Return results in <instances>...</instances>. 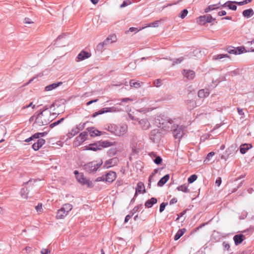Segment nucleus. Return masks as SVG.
Here are the masks:
<instances>
[{
    "label": "nucleus",
    "instance_id": "obj_1",
    "mask_svg": "<svg viewBox=\"0 0 254 254\" xmlns=\"http://www.w3.org/2000/svg\"><path fill=\"white\" fill-rule=\"evenodd\" d=\"M158 127L165 131H169L174 124L173 120L164 117H158L155 121Z\"/></svg>",
    "mask_w": 254,
    "mask_h": 254
},
{
    "label": "nucleus",
    "instance_id": "obj_2",
    "mask_svg": "<svg viewBox=\"0 0 254 254\" xmlns=\"http://www.w3.org/2000/svg\"><path fill=\"white\" fill-rule=\"evenodd\" d=\"M106 129L115 135L121 136L126 133L127 130V126L126 125L110 124L107 126Z\"/></svg>",
    "mask_w": 254,
    "mask_h": 254
},
{
    "label": "nucleus",
    "instance_id": "obj_3",
    "mask_svg": "<svg viewBox=\"0 0 254 254\" xmlns=\"http://www.w3.org/2000/svg\"><path fill=\"white\" fill-rule=\"evenodd\" d=\"M51 116V113L50 111L47 113L40 112L36 115L35 123L40 126L47 125L52 120Z\"/></svg>",
    "mask_w": 254,
    "mask_h": 254
},
{
    "label": "nucleus",
    "instance_id": "obj_4",
    "mask_svg": "<svg viewBox=\"0 0 254 254\" xmlns=\"http://www.w3.org/2000/svg\"><path fill=\"white\" fill-rule=\"evenodd\" d=\"M102 164L103 162L102 160L99 163H97L96 161H91L84 165V169L89 174L94 173L98 170Z\"/></svg>",
    "mask_w": 254,
    "mask_h": 254
},
{
    "label": "nucleus",
    "instance_id": "obj_5",
    "mask_svg": "<svg viewBox=\"0 0 254 254\" xmlns=\"http://www.w3.org/2000/svg\"><path fill=\"white\" fill-rule=\"evenodd\" d=\"M73 208L72 205L69 203H65L58 210L56 215V218L58 219H61L64 218L68 213V212L72 210Z\"/></svg>",
    "mask_w": 254,
    "mask_h": 254
},
{
    "label": "nucleus",
    "instance_id": "obj_6",
    "mask_svg": "<svg viewBox=\"0 0 254 254\" xmlns=\"http://www.w3.org/2000/svg\"><path fill=\"white\" fill-rule=\"evenodd\" d=\"M185 129V127L184 126L178 125L174 123L173 126V128H171V130L172 131V133L174 138L180 139L184 135V131Z\"/></svg>",
    "mask_w": 254,
    "mask_h": 254
},
{
    "label": "nucleus",
    "instance_id": "obj_7",
    "mask_svg": "<svg viewBox=\"0 0 254 254\" xmlns=\"http://www.w3.org/2000/svg\"><path fill=\"white\" fill-rule=\"evenodd\" d=\"M162 137V134L159 129L152 130L150 133V139L153 142H157L159 141Z\"/></svg>",
    "mask_w": 254,
    "mask_h": 254
},
{
    "label": "nucleus",
    "instance_id": "obj_8",
    "mask_svg": "<svg viewBox=\"0 0 254 254\" xmlns=\"http://www.w3.org/2000/svg\"><path fill=\"white\" fill-rule=\"evenodd\" d=\"M245 48L244 47H234L233 46H229L227 48V52L230 54L240 55L244 53Z\"/></svg>",
    "mask_w": 254,
    "mask_h": 254
},
{
    "label": "nucleus",
    "instance_id": "obj_9",
    "mask_svg": "<svg viewBox=\"0 0 254 254\" xmlns=\"http://www.w3.org/2000/svg\"><path fill=\"white\" fill-rule=\"evenodd\" d=\"M215 18H213L210 14H206L203 16H200L197 20V22L200 24L204 25L206 23H211L215 20Z\"/></svg>",
    "mask_w": 254,
    "mask_h": 254
},
{
    "label": "nucleus",
    "instance_id": "obj_10",
    "mask_svg": "<svg viewBox=\"0 0 254 254\" xmlns=\"http://www.w3.org/2000/svg\"><path fill=\"white\" fill-rule=\"evenodd\" d=\"M77 181L78 182H79L80 184L84 185H86L88 187H93V184L91 181L89 179H86L84 177V175L83 173H81L80 175H79L78 176H76V178Z\"/></svg>",
    "mask_w": 254,
    "mask_h": 254
},
{
    "label": "nucleus",
    "instance_id": "obj_11",
    "mask_svg": "<svg viewBox=\"0 0 254 254\" xmlns=\"http://www.w3.org/2000/svg\"><path fill=\"white\" fill-rule=\"evenodd\" d=\"M119 159L117 157H114L107 160L104 163V167L105 168H109L114 166L118 164Z\"/></svg>",
    "mask_w": 254,
    "mask_h": 254
},
{
    "label": "nucleus",
    "instance_id": "obj_12",
    "mask_svg": "<svg viewBox=\"0 0 254 254\" xmlns=\"http://www.w3.org/2000/svg\"><path fill=\"white\" fill-rule=\"evenodd\" d=\"M91 56V53L82 50L77 55V57L76 58V59H77L76 61L79 62V61H83L85 59H87L90 58Z\"/></svg>",
    "mask_w": 254,
    "mask_h": 254
},
{
    "label": "nucleus",
    "instance_id": "obj_13",
    "mask_svg": "<svg viewBox=\"0 0 254 254\" xmlns=\"http://www.w3.org/2000/svg\"><path fill=\"white\" fill-rule=\"evenodd\" d=\"M182 73L184 76L187 78L188 80L193 79L195 76V72L191 70L184 69L182 71Z\"/></svg>",
    "mask_w": 254,
    "mask_h": 254
},
{
    "label": "nucleus",
    "instance_id": "obj_14",
    "mask_svg": "<svg viewBox=\"0 0 254 254\" xmlns=\"http://www.w3.org/2000/svg\"><path fill=\"white\" fill-rule=\"evenodd\" d=\"M105 181L109 183H112L116 178V173L113 171H110L105 175Z\"/></svg>",
    "mask_w": 254,
    "mask_h": 254
},
{
    "label": "nucleus",
    "instance_id": "obj_15",
    "mask_svg": "<svg viewBox=\"0 0 254 254\" xmlns=\"http://www.w3.org/2000/svg\"><path fill=\"white\" fill-rule=\"evenodd\" d=\"M122 111V109L117 107H106L102 109V113H116V112H120Z\"/></svg>",
    "mask_w": 254,
    "mask_h": 254
},
{
    "label": "nucleus",
    "instance_id": "obj_16",
    "mask_svg": "<svg viewBox=\"0 0 254 254\" xmlns=\"http://www.w3.org/2000/svg\"><path fill=\"white\" fill-rule=\"evenodd\" d=\"M236 1H227L223 4H221L222 7H227L229 9L235 11L237 10V6L236 5Z\"/></svg>",
    "mask_w": 254,
    "mask_h": 254
},
{
    "label": "nucleus",
    "instance_id": "obj_17",
    "mask_svg": "<svg viewBox=\"0 0 254 254\" xmlns=\"http://www.w3.org/2000/svg\"><path fill=\"white\" fill-rule=\"evenodd\" d=\"M46 142V141L43 138H40L37 140V141L32 145V148L35 151L38 150Z\"/></svg>",
    "mask_w": 254,
    "mask_h": 254
},
{
    "label": "nucleus",
    "instance_id": "obj_18",
    "mask_svg": "<svg viewBox=\"0 0 254 254\" xmlns=\"http://www.w3.org/2000/svg\"><path fill=\"white\" fill-rule=\"evenodd\" d=\"M245 239V236L242 234L236 235L233 237V240H234L235 244L236 246H238V245L241 244L244 241V240Z\"/></svg>",
    "mask_w": 254,
    "mask_h": 254
},
{
    "label": "nucleus",
    "instance_id": "obj_19",
    "mask_svg": "<svg viewBox=\"0 0 254 254\" xmlns=\"http://www.w3.org/2000/svg\"><path fill=\"white\" fill-rule=\"evenodd\" d=\"M138 123L142 129L146 130L150 127V124L148 120L146 119H143L139 121Z\"/></svg>",
    "mask_w": 254,
    "mask_h": 254
},
{
    "label": "nucleus",
    "instance_id": "obj_20",
    "mask_svg": "<svg viewBox=\"0 0 254 254\" xmlns=\"http://www.w3.org/2000/svg\"><path fill=\"white\" fill-rule=\"evenodd\" d=\"M62 84H63L62 82H58L53 83L51 84L46 86L45 87V91H52V90L57 88L59 86L61 85Z\"/></svg>",
    "mask_w": 254,
    "mask_h": 254
},
{
    "label": "nucleus",
    "instance_id": "obj_21",
    "mask_svg": "<svg viewBox=\"0 0 254 254\" xmlns=\"http://www.w3.org/2000/svg\"><path fill=\"white\" fill-rule=\"evenodd\" d=\"M87 129L89 132L91 136L94 137L100 136L102 134L101 131L98 130V129H95L94 127H88Z\"/></svg>",
    "mask_w": 254,
    "mask_h": 254
},
{
    "label": "nucleus",
    "instance_id": "obj_22",
    "mask_svg": "<svg viewBox=\"0 0 254 254\" xmlns=\"http://www.w3.org/2000/svg\"><path fill=\"white\" fill-rule=\"evenodd\" d=\"M157 202V199L155 197H151L150 199L147 200L145 204V207L147 208H149L152 207V206Z\"/></svg>",
    "mask_w": 254,
    "mask_h": 254
},
{
    "label": "nucleus",
    "instance_id": "obj_23",
    "mask_svg": "<svg viewBox=\"0 0 254 254\" xmlns=\"http://www.w3.org/2000/svg\"><path fill=\"white\" fill-rule=\"evenodd\" d=\"M252 145L251 144H249V143H245V144H242L241 146H240V152L243 154H244L246 153V152L250 148H251L252 147Z\"/></svg>",
    "mask_w": 254,
    "mask_h": 254
},
{
    "label": "nucleus",
    "instance_id": "obj_24",
    "mask_svg": "<svg viewBox=\"0 0 254 254\" xmlns=\"http://www.w3.org/2000/svg\"><path fill=\"white\" fill-rule=\"evenodd\" d=\"M209 93L210 92L208 89H203L199 90L197 94L199 98H202L208 96Z\"/></svg>",
    "mask_w": 254,
    "mask_h": 254
},
{
    "label": "nucleus",
    "instance_id": "obj_25",
    "mask_svg": "<svg viewBox=\"0 0 254 254\" xmlns=\"http://www.w3.org/2000/svg\"><path fill=\"white\" fill-rule=\"evenodd\" d=\"M86 150H92L94 151H96L97 150H101V147L100 146V144H99V142L98 143L89 144V146L87 147Z\"/></svg>",
    "mask_w": 254,
    "mask_h": 254
},
{
    "label": "nucleus",
    "instance_id": "obj_26",
    "mask_svg": "<svg viewBox=\"0 0 254 254\" xmlns=\"http://www.w3.org/2000/svg\"><path fill=\"white\" fill-rule=\"evenodd\" d=\"M254 14V11L252 8L244 10L242 12L243 16L247 18L252 17Z\"/></svg>",
    "mask_w": 254,
    "mask_h": 254
},
{
    "label": "nucleus",
    "instance_id": "obj_27",
    "mask_svg": "<svg viewBox=\"0 0 254 254\" xmlns=\"http://www.w3.org/2000/svg\"><path fill=\"white\" fill-rule=\"evenodd\" d=\"M169 178H170V176L169 174H167V175H165L158 182V183H157L158 186L162 187L169 180Z\"/></svg>",
    "mask_w": 254,
    "mask_h": 254
},
{
    "label": "nucleus",
    "instance_id": "obj_28",
    "mask_svg": "<svg viewBox=\"0 0 254 254\" xmlns=\"http://www.w3.org/2000/svg\"><path fill=\"white\" fill-rule=\"evenodd\" d=\"M137 192L139 193H144L145 192L144 184L142 182H138L137 184L136 187L135 188Z\"/></svg>",
    "mask_w": 254,
    "mask_h": 254
},
{
    "label": "nucleus",
    "instance_id": "obj_29",
    "mask_svg": "<svg viewBox=\"0 0 254 254\" xmlns=\"http://www.w3.org/2000/svg\"><path fill=\"white\" fill-rule=\"evenodd\" d=\"M186 231V229L185 228L179 229L174 236V240L175 241L179 240L184 235Z\"/></svg>",
    "mask_w": 254,
    "mask_h": 254
},
{
    "label": "nucleus",
    "instance_id": "obj_30",
    "mask_svg": "<svg viewBox=\"0 0 254 254\" xmlns=\"http://www.w3.org/2000/svg\"><path fill=\"white\" fill-rule=\"evenodd\" d=\"M177 190L178 191H181L185 193L189 192L190 190L188 189V185L184 184L181 186H178L177 188Z\"/></svg>",
    "mask_w": 254,
    "mask_h": 254
},
{
    "label": "nucleus",
    "instance_id": "obj_31",
    "mask_svg": "<svg viewBox=\"0 0 254 254\" xmlns=\"http://www.w3.org/2000/svg\"><path fill=\"white\" fill-rule=\"evenodd\" d=\"M85 141V139L79 135L75 138L74 144L76 146H79Z\"/></svg>",
    "mask_w": 254,
    "mask_h": 254
},
{
    "label": "nucleus",
    "instance_id": "obj_32",
    "mask_svg": "<svg viewBox=\"0 0 254 254\" xmlns=\"http://www.w3.org/2000/svg\"><path fill=\"white\" fill-rule=\"evenodd\" d=\"M29 190L27 188H23L21 189L20 191L21 196L25 199H27L28 196Z\"/></svg>",
    "mask_w": 254,
    "mask_h": 254
},
{
    "label": "nucleus",
    "instance_id": "obj_33",
    "mask_svg": "<svg viewBox=\"0 0 254 254\" xmlns=\"http://www.w3.org/2000/svg\"><path fill=\"white\" fill-rule=\"evenodd\" d=\"M79 133V130L76 129L75 127L73 128L71 131L66 134L68 138H71Z\"/></svg>",
    "mask_w": 254,
    "mask_h": 254
},
{
    "label": "nucleus",
    "instance_id": "obj_34",
    "mask_svg": "<svg viewBox=\"0 0 254 254\" xmlns=\"http://www.w3.org/2000/svg\"><path fill=\"white\" fill-rule=\"evenodd\" d=\"M106 41L109 43H113L116 42L117 37L115 34H111L108 36L105 39Z\"/></svg>",
    "mask_w": 254,
    "mask_h": 254
},
{
    "label": "nucleus",
    "instance_id": "obj_35",
    "mask_svg": "<svg viewBox=\"0 0 254 254\" xmlns=\"http://www.w3.org/2000/svg\"><path fill=\"white\" fill-rule=\"evenodd\" d=\"M99 144H100V146L101 147V149L103 148H106L110 146H111L113 145V143L109 141L106 140V141H99Z\"/></svg>",
    "mask_w": 254,
    "mask_h": 254
},
{
    "label": "nucleus",
    "instance_id": "obj_36",
    "mask_svg": "<svg viewBox=\"0 0 254 254\" xmlns=\"http://www.w3.org/2000/svg\"><path fill=\"white\" fill-rule=\"evenodd\" d=\"M224 58H230V56L228 54H218L213 56L212 59L213 60H218Z\"/></svg>",
    "mask_w": 254,
    "mask_h": 254
},
{
    "label": "nucleus",
    "instance_id": "obj_37",
    "mask_svg": "<svg viewBox=\"0 0 254 254\" xmlns=\"http://www.w3.org/2000/svg\"><path fill=\"white\" fill-rule=\"evenodd\" d=\"M142 208V205L139 204L136 206H135L132 210H131L130 212V214H131L132 216L137 212L140 211Z\"/></svg>",
    "mask_w": 254,
    "mask_h": 254
},
{
    "label": "nucleus",
    "instance_id": "obj_38",
    "mask_svg": "<svg viewBox=\"0 0 254 254\" xmlns=\"http://www.w3.org/2000/svg\"><path fill=\"white\" fill-rule=\"evenodd\" d=\"M108 43L105 40L103 42H101L98 44L97 46V49L99 51H102L103 48L107 45Z\"/></svg>",
    "mask_w": 254,
    "mask_h": 254
},
{
    "label": "nucleus",
    "instance_id": "obj_39",
    "mask_svg": "<svg viewBox=\"0 0 254 254\" xmlns=\"http://www.w3.org/2000/svg\"><path fill=\"white\" fill-rule=\"evenodd\" d=\"M130 86L138 88L140 86V83L138 81H135L134 80L131 79L129 81Z\"/></svg>",
    "mask_w": 254,
    "mask_h": 254
},
{
    "label": "nucleus",
    "instance_id": "obj_40",
    "mask_svg": "<svg viewBox=\"0 0 254 254\" xmlns=\"http://www.w3.org/2000/svg\"><path fill=\"white\" fill-rule=\"evenodd\" d=\"M152 153L153 154L154 156L155 157V159H154L153 160L154 162L157 165L160 164L162 161V159L161 158V157L159 156H156V155L154 153Z\"/></svg>",
    "mask_w": 254,
    "mask_h": 254
},
{
    "label": "nucleus",
    "instance_id": "obj_41",
    "mask_svg": "<svg viewBox=\"0 0 254 254\" xmlns=\"http://www.w3.org/2000/svg\"><path fill=\"white\" fill-rule=\"evenodd\" d=\"M197 178V176L195 174H193L191 175L190 177H189L188 179V182L189 184H191L193 183L196 180Z\"/></svg>",
    "mask_w": 254,
    "mask_h": 254
},
{
    "label": "nucleus",
    "instance_id": "obj_42",
    "mask_svg": "<svg viewBox=\"0 0 254 254\" xmlns=\"http://www.w3.org/2000/svg\"><path fill=\"white\" fill-rule=\"evenodd\" d=\"M208 6L210 8L211 10H213L219 8L221 7V4L220 2H218L216 4L209 5Z\"/></svg>",
    "mask_w": 254,
    "mask_h": 254
},
{
    "label": "nucleus",
    "instance_id": "obj_43",
    "mask_svg": "<svg viewBox=\"0 0 254 254\" xmlns=\"http://www.w3.org/2000/svg\"><path fill=\"white\" fill-rule=\"evenodd\" d=\"M242 71V69L237 68L233 71H230L229 74L232 76H236L239 75Z\"/></svg>",
    "mask_w": 254,
    "mask_h": 254
},
{
    "label": "nucleus",
    "instance_id": "obj_44",
    "mask_svg": "<svg viewBox=\"0 0 254 254\" xmlns=\"http://www.w3.org/2000/svg\"><path fill=\"white\" fill-rule=\"evenodd\" d=\"M184 60V58L183 57H180L178 59H174L173 61V65H174L175 64H180Z\"/></svg>",
    "mask_w": 254,
    "mask_h": 254
},
{
    "label": "nucleus",
    "instance_id": "obj_45",
    "mask_svg": "<svg viewBox=\"0 0 254 254\" xmlns=\"http://www.w3.org/2000/svg\"><path fill=\"white\" fill-rule=\"evenodd\" d=\"M187 104L190 106V109H192L194 107V105H195V102L193 100H188L187 101Z\"/></svg>",
    "mask_w": 254,
    "mask_h": 254
},
{
    "label": "nucleus",
    "instance_id": "obj_46",
    "mask_svg": "<svg viewBox=\"0 0 254 254\" xmlns=\"http://www.w3.org/2000/svg\"><path fill=\"white\" fill-rule=\"evenodd\" d=\"M188 13V10L187 9H184L182 11L181 13L180 14L179 17L183 19L187 16Z\"/></svg>",
    "mask_w": 254,
    "mask_h": 254
},
{
    "label": "nucleus",
    "instance_id": "obj_47",
    "mask_svg": "<svg viewBox=\"0 0 254 254\" xmlns=\"http://www.w3.org/2000/svg\"><path fill=\"white\" fill-rule=\"evenodd\" d=\"M168 205V203L167 202H162L160 205V207H159V212L160 213L162 212L165 208V207Z\"/></svg>",
    "mask_w": 254,
    "mask_h": 254
},
{
    "label": "nucleus",
    "instance_id": "obj_48",
    "mask_svg": "<svg viewBox=\"0 0 254 254\" xmlns=\"http://www.w3.org/2000/svg\"><path fill=\"white\" fill-rule=\"evenodd\" d=\"M29 107H31L32 109H34L35 108V105H34L32 102H31L29 104L22 107L21 110H25Z\"/></svg>",
    "mask_w": 254,
    "mask_h": 254
},
{
    "label": "nucleus",
    "instance_id": "obj_49",
    "mask_svg": "<svg viewBox=\"0 0 254 254\" xmlns=\"http://www.w3.org/2000/svg\"><path fill=\"white\" fill-rule=\"evenodd\" d=\"M35 209L38 212H41L43 211L42 204L38 203V204L35 207Z\"/></svg>",
    "mask_w": 254,
    "mask_h": 254
},
{
    "label": "nucleus",
    "instance_id": "obj_50",
    "mask_svg": "<svg viewBox=\"0 0 254 254\" xmlns=\"http://www.w3.org/2000/svg\"><path fill=\"white\" fill-rule=\"evenodd\" d=\"M161 84L162 80L160 79H157L154 82V85L156 87H160Z\"/></svg>",
    "mask_w": 254,
    "mask_h": 254
},
{
    "label": "nucleus",
    "instance_id": "obj_51",
    "mask_svg": "<svg viewBox=\"0 0 254 254\" xmlns=\"http://www.w3.org/2000/svg\"><path fill=\"white\" fill-rule=\"evenodd\" d=\"M159 21H155V22H152L149 24V27H157L159 26Z\"/></svg>",
    "mask_w": 254,
    "mask_h": 254
},
{
    "label": "nucleus",
    "instance_id": "obj_52",
    "mask_svg": "<svg viewBox=\"0 0 254 254\" xmlns=\"http://www.w3.org/2000/svg\"><path fill=\"white\" fill-rule=\"evenodd\" d=\"M85 124H80L76 126V129L79 130V132L80 131L82 130L84 128Z\"/></svg>",
    "mask_w": 254,
    "mask_h": 254
},
{
    "label": "nucleus",
    "instance_id": "obj_53",
    "mask_svg": "<svg viewBox=\"0 0 254 254\" xmlns=\"http://www.w3.org/2000/svg\"><path fill=\"white\" fill-rule=\"evenodd\" d=\"M79 135L86 140L88 136V133L86 131H83L80 133Z\"/></svg>",
    "mask_w": 254,
    "mask_h": 254
},
{
    "label": "nucleus",
    "instance_id": "obj_54",
    "mask_svg": "<svg viewBox=\"0 0 254 254\" xmlns=\"http://www.w3.org/2000/svg\"><path fill=\"white\" fill-rule=\"evenodd\" d=\"M157 171L158 170L157 169H155L153 171V173H152V174L151 175H150L149 177V179H148V181H149V185H150V184H151V179H152V178L153 177V176L157 173Z\"/></svg>",
    "mask_w": 254,
    "mask_h": 254
},
{
    "label": "nucleus",
    "instance_id": "obj_55",
    "mask_svg": "<svg viewBox=\"0 0 254 254\" xmlns=\"http://www.w3.org/2000/svg\"><path fill=\"white\" fill-rule=\"evenodd\" d=\"M96 182H101V181H105V176H103L102 177H97L96 180Z\"/></svg>",
    "mask_w": 254,
    "mask_h": 254
},
{
    "label": "nucleus",
    "instance_id": "obj_56",
    "mask_svg": "<svg viewBox=\"0 0 254 254\" xmlns=\"http://www.w3.org/2000/svg\"><path fill=\"white\" fill-rule=\"evenodd\" d=\"M223 246L225 250H226L227 251L229 250L230 247V245L229 244L224 242L223 243Z\"/></svg>",
    "mask_w": 254,
    "mask_h": 254
},
{
    "label": "nucleus",
    "instance_id": "obj_57",
    "mask_svg": "<svg viewBox=\"0 0 254 254\" xmlns=\"http://www.w3.org/2000/svg\"><path fill=\"white\" fill-rule=\"evenodd\" d=\"M103 113H102V109L101 110H100L99 111H97V112H95L93 115H92V117H96V116L99 115H101V114H103Z\"/></svg>",
    "mask_w": 254,
    "mask_h": 254
},
{
    "label": "nucleus",
    "instance_id": "obj_58",
    "mask_svg": "<svg viewBox=\"0 0 254 254\" xmlns=\"http://www.w3.org/2000/svg\"><path fill=\"white\" fill-rule=\"evenodd\" d=\"M214 152H209L207 155V157H206V159H207L208 160H210V158L211 157H212L214 155Z\"/></svg>",
    "mask_w": 254,
    "mask_h": 254
},
{
    "label": "nucleus",
    "instance_id": "obj_59",
    "mask_svg": "<svg viewBox=\"0 0 254 254\" xmlns=\"http://www.w3.org/2000/svg\"><path fill=\"white\" fill-rule=\"evenodd\" d=\"M40 133H39V132H37L35 134H34L33 135H32V137H33V139H40Z\"/></svg>",
    "mask_w": 254,
    "mask_h": 254
},
{
    "label": "nucleus",
    "instance_id": "obj_60",
    "mask_svg": "<svg viewBox=\"0 0 254 254\" xmlns=\"http://www.w3.org/2000/svg\"><path fill=\"white\" fill-rule=\"evenodd\" d=\"M221 182H222V180H221V178L220 177H218L216 181H215V184L218 186H220V185H221Z\"/></svg>",
    "mask_w": 254,
    "mask_h": 254
},
{
    "label": "nucleus",
    "instance_id": "obj_61",
    "mask_svg": "<svg viewBox=\"0 0 254 254\" xmlns=\"http://www.w3.org/2000/svg\"><path fill=\"white\" fill-rule=\"evenodd\" d=\"M24 23L26 24H31L33 23V22L31 21V20L29 18H25L24 19Z\"/></svg>",
    "mask_w": 254,
    "mask_h": 254
},
{
    "label": "nucleus",
    "instance_id": "obj_62",
    "mask_svg": "<svg viewBox=\"0 0 254 254\" xmlns=\"http://www.w3.org/2000/svg\"><path fill=\"white\" fill-rule=\"evenodd\" d=\"M132 216V215L129 213V214L127 215L125 219V223H127L129 219Z\"/></svg>",
    "mask_w": 254,
    "mask_h": 254
},
{
    "label": "nucleus",
    "instance_id": "obj_63",
    "mask_svg": "<svg viewBox=\"0 0 254 254\" xmlns=\"http://www.w3.org/2000/svg\"><path fill=\"white\" fill-rule=\"evenodd\" d=\"M248 213L246 211H244L242 213V215L240 216L241 219H244L247 217Z\"/></svg>",
    "mask_w": 254,
    "mask_h": 254
},
{
    "label": "nucleus",
    "instance_id": "obj_64",
    "mask_svg": "<svg viewBox=\"0 0 254 254\" xmlns=\"http://www.w3.org/2000/svg\"><path fill=\"white\" fill-rule=\"evenodd\" d=\"M50 252L47 249H42L41 251V254H49Z\"/></svg>",
    "mask_w": 254,
    "mask_h": 254
}]
</instances>
